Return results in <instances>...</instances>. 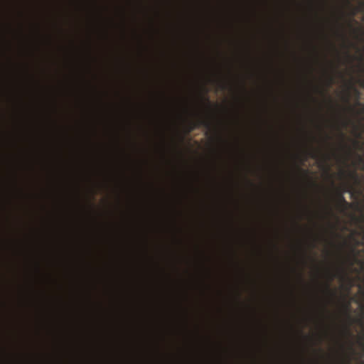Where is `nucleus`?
<instances>
[{"label":"nucleus","mask_w":364,"mask_h":364,"mask_svg":"<svg viewBox=\"0 0 364 364\" xmlns=\"http://www.w3.org/2000/svg\"><path fill=\"white\" fill-rule=\"evenodd\" d=\"M199 127H204L207 129H210L211 124L207 119L200 118L196 122H191L189 124L188 132L193 131L195 128Z\"/></svg>","instance_id":"nucleus-2"},{"label":"nucleus","mask_w":364,"mask_h":364,"mask_svg":"<svg viewBox=\"0 0 364 364\" xmlns=\"http://www.w3.org/2000/svg\"><path fill=\"white\" fill-rule=\"evenodd\" d=\"M351 88H352V90H353V91L354 92V95H355V97L357 99V101L359 102L358 99L360 98V91L358 89H356L355 87H353V86H351Z\"/></svg>","instance_id":"nucleus-5"},{"label":"nucleus","mask_w":364,"mask_h":364,"mask_svg":"<svg viewBox=\"0 0 364 364\" xmlns=\"http://www.w3.org/2000/svg\"><path fill=\"white\" fill-rule=\"evenodd\" d=\"M15 361L18 363V364H22L23 363V359L21 358H18L15 360Z\"/></svg>","instance_id":"nucleus-7"},{"label":"nucleus","mask_w":364,"mask_h":364,"mask_svg":"<svg viewBox=\"0 0 364 364\" xmlns=\"http://www.w3.org/2000/svg\"><path fill=\"white\" fill-rule=\"evenodd\" d=\"M42 364H44V358H42Z\"/></svg>","instance_id":"nucleus-10"},{"label":"nucleus","mask_w":364,"mask_h":364,"mask_svg":"<svg viewBox=\"0 0 364 364\" xmlns=\"http://www.w3.org/2000/svg\"><path fill=\"white\" fill-rule=\"evenodd\" d=\"M326 289H328V291H330V289H329V286H328V285H327Z\"/></svg>","instance_id":"nucleus-9"},{"label":"nucleus","mask_w":364,"mask_h":364,"mask_svg":"<svg viewBox=\"0 0 364 364\" xmlns=\"http://www.w3.org/2000/svg\"><path fill=\"white\" fill-rule=\"evenodd\" d=\"M337 205L341 212H344L349 208L350 203L346 200L342 194H339L337 197Z\"/></svg>","instance_id":"nucleus-3"},{"label":"nucleus","mask_w":364,"mask_h":364,"mask_svg":"<svg viewBox=\"0 0 364 364\" xmlns=\"http://www.w3.org/2000/svg\"><path fill=\"white\" fill-rule=\"evenodd\" d=\"M360 161L362 163L361 168L364 171V157H360ZM353 195L360 200L359 214L356 219L358 230L355 232L360 239L352 238L353 245L350 248L353 261L351 264H358L364 274V176L356 179V186H354L352 193Z\"/></svg>","instance_id":"nucleus-1"},{"label":"nucleus","mask_w":364,"mask_h":364,"mask_svg":"<svg viewBox=\"0 0 364 364\" xmlns=\"http://www.w3.org/2000/svg\"><path fill=\"white\" fill-rule=\"evenodd\" d=\"M308 155L312 159H317L318 156V151L314 149H311L308 151Z\"/></svg>","instance_id":"nucleus-4"},{"label":"nucleus","mask_w":364,"mask_h":364,"mask_svg":"<svg viewBox=\"0 0 364 364\" xmlns=\"http://www.w3.org/2000/svg\"><path fill=\"white\" fill-rule=\"evenodd\" d=\"M6 364H12V360H11L10 359H6V360H4Z\"/></svg>","instance_id":"nucleus-8"},{"label":"nucleus","mask_w":364,"mask_h":364,"mask_svg":"<svg viewBox=\"0 0 364 364\" xmlns=\"http://www.w3.org/2000/svg\"><path fill=\"white\" fill-rule=\"evenodd\" d=\"M357 105L360 107V113L362 114V117L364 118V102L361 103L360 102H358Z\"/></svg>","instance_id":"nucleus-6"}]
</instances>
